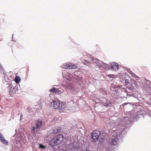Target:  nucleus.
<instances>
[{
  "instance_id": "f257e3e1",
  "label": "nucleus",
  "mask_w": 151,
  "mask_h": 151,
  "mask_svg": "<svg viewBox=\"0 0 151 151\" xmlns=\"http://www.w3.org/2000/svg\"><path fill=\"white\" fill-rule=\"evenodd\" d=\"M135 121V119L133 115H129L125 117L123 120L122 123L124 125L122 128L120 129H116V134L113 135L109 141V143L111 145H117L119 142L118 137H123L126 132L130 127V124Z\"/></svg>"
},
{
  "instance_id": "f03ea898",
  "label": "nucleus",
  "mask_w": 151,
  "mask_h": 151,
  "mask_svg": "<svg viewBox=\"0 0 151 151\" xmlns=\"http://www.w3.org/2000/svg\"><path fill=\"white\" fill-rule=\"evenodd\" d=\"M51 105L55 109L58 110L60 113L64 111L65 109H68L65 102H60L58 99H55L51 102Z\"/></svg>"
},
{
  "instance_id": "7ed1b4c3",
  "label": "nucleus",
  "mask_w": 151,
  "mask_h": 151,
  "mask_svg": "<svg viewBox=\"0 0 151 151\" xmlns=\"http://www.w3.org/2000/svg\"><path fill=\"white\" fill-rule=\"evenodd\" d=\"M65 138L62 134H58L49 141V144L52 146H55L64 142Z\"/></svg>"
},
{
  "instance_id": "20e7f679",
  "label": "nucleus",
  "mask_w": 151,
  "mask_h": 151,
  "mask_svg": "<svg viewBox=\"0 0 151 151\" xmlns=\"http://www.w3.org/2000/svg\"><path fill=\"white\" fill-rule=\"evenodd\" d=\"M66 104L68 107V109H65V111L69 110L72 111H75L78 110L76 103L73 100L69 101L68 103L66 102Z\"/></svg>"
},
{
  "instance_id": "39448f33",
  "label": "nucleus",
  "mask_w": 151,
  "mask_h": 151,
  "mask_svg": "<svg viewBox=\"0 0 151 151\" xmlns=\"http://www.w3.org/2000/svg\"><path fill=\"white\" fill-rule=\"evenodd\" d=\"M101 134L100 131L95 130L92 133L91 136L92 137V141L93 142H96L98 140L99 136Z\"/></svg>"
},
{
  "instance_id": "423d86ee",
  "label": "nucleus",
  "mask_w": 151,
  "mask_h": 151,
  "mask_svg": "<svg viewBox=\"0 0 151 151\" xmlns=\"http://www.w3.org/2000/svg\"><path fill=\"white\" fill-rule=\"evenodd\" d=\"M61 130V128L60 127H56L51 129L49 131L50 134H55L60 132Z\"/></svg>"
},
{
  "instance_id": "0eeeda50",
  "label": "nucleus",
  "mask_w": 151,
  "mask_h": 151,
  "mask_svg": "<svg viewBox=\"0 0 151 151\" xmlns=\"http://www.w3.org/2000/svg\"><path fill=\"white\" fill-rule=\"evenodd\" d=\"M9 93L11 96H13L14 94L17 92L18 91V86H15L13 88L11 87V85H9Z\"/></svg>"
},
{
  "instance_id": "6e6552de",
  "label": "nucleus",
  "mask_w": 151,
  "mask_h": 151,
  "mask_svg": "<svg viewBox=\"0 0 151 151\" xmlns=\"http://www.w3.org/2000/svg\"><path fill=\"white\" fill-rule=\"evenodd\" d=\"M62 67L67 69H75L77 68L76 65L73 64L71 63H65L62 66Z\"/></svg>"
},
{
  "instance_id": "1a4fd4ad",
  "label": "nucleus",
  "mask_w": 151,
  "mask_h": 151,
  "mask_svg": "<svg viewBox=\"0 0 151 151\" xmlns=\"http://www.w3.org/2000/svg\"><path fill=\"white\" fill-rule=\"evenodd\" d=\"M63 84L66 88L70 89L72 87V85L68 81H66L65 80L63 81Z\"/></svg>"
},
{
  "instance_id": "9d476101",
  "label": "nucleus",
  "mask_w": 151,
  "mask_h": 151,
  "mask_svg": "<svg viewBox=\"0 0 151 151\" xmlns=\"http://www.w3.org/2000/svg\"><path fill=\"white\" fill-rule=\"evenodd\" d=\"M111 92L114 95L118 96L119 95V93L117 89V87H114L111 89Z\"/></svg>"
},
{
  "instance_id": "9b49d317",
  "label": "nucleus",
  "mask_w": 151,
  "mask_h": 151,
  "mask_svg": "<svg viewBox=\"0 0 151 151\" xmlns=\"http://www.w3.org/2000/svg\"><path fill=\"white\" fill-rule=\"evenodd\" d=\"M42 120L40 119H38L37 121L36 126L37 128L40 129L42 127Z\"/></svg>"
},
{
  "instance_id": "f8f14e48",
  "label": "nucleus",
  "mask_w": 151,
  "mask_h": 151,
  "mask_svg": "<svg viewBox=\"0 0 151 151\" xmlns=\"http://www.w3.org/2000/svg\"><path fill=\"white\" fill-rule=\"evenodd\" d=\"M50 92H54L56 93H60L62 92V91L60 89L56 88L55 87H52L49 90Z\"/></svg>"
},
{
  "instance_id": "ddd939ff",
  "label": "nucleus",
  "mask_w": 151,
  "mask_h": 151,
  "mask_svg": "<svg viewBox=\"0 0 151 151\" xmlns=\"http://www.w3.org/2000/svg\"><path fill=\"white\" fill-rule=\"evenodd\" d=\"M111 69L115 71L118 69L119 65L117 63H116L114 62L111 64Z\"/></svg>"
},
{
  "instance_id": "4468645a",
  "label": "nucleus",
  "mask_w": 151,
  "mask_h": 151,
  "mask_svg": "<svg viewBox=\"0 0 151 151\" xmlns=\"http://www.w3.org/2000/svg\"><path fill=\"white\" fill-rule=\"evenodd\" d=\"M0 140L1 142L4 144L5 145H7L8 144V141L6 140L4 136L2 135V134L0 132Z\"/></svg>"
},
{
  "instance_id": "2eb2a0df",
  "label": "nucleus",
  "mask_w": 151,
  "mask_h": 151,
  "mask_svg": "<svg viewBox=\"0 0 151 151\" xmlns=\"http://www.w3.org/2000/svg\"><path fill=\"white\" fill-rule=\"evenodd\" d=\"M91 58L92 60L93 61V63H96L98 66H99V65H100V64L101 62V61L96 58H94L93 57H92Z\"/></svg>"
},
{
  "instance_id": "dca6fc26",
  "label": "nucleus",
  "mask_w": 151,
  "mask_h": 151,
  "mask_svg": "<svg viewBox=\"0 0 151 151\" xmlns=\"http://www.w3.org/2000/svg\"><path fill=\"white\" fill-rule=\"evenodd\" d=\"M99 67H102L103 68H109V65L108 64H106L102 61H101V63L100 65L99 66Z\"/></svg>"
},
{
  "instance_id": "f3484780",
  "label": "nucleus",
  "mask_w": 151,
  "mask_h": 151,
  "mask_svg": "<svg viewBox=\"0 0 151 151\" xmlns=\"http://www.w3.org/2000/svg\"><path fill=\"white\" fill-rule=\"evenodd\" d=\"M112 105V103L110 101H107L104 106L106 107H111Z\"/></svg>"
},
{
  "instance_id": "a211bd4d",
  "label": "nucleus",
  "mask_w": 151,
  "mask_h": 151,
  "mask_svg": "<svg viewBox=\"0 0 151 151\" xmlns=\"http://www.w3.org/2000/svg\"><path fill=\"white\" fill-rule=\"evenodd\" d=\"M14 81L16 83H19L20 82L21 78L19 77L16 76L15 78Z\"/></svg>"
},
{
  "instance_id": "6ab92c4d",
  "label": "nucleus",
  "mask_w": 151,
  "mask_h": 151,
  "mask_svg": "<svg viewBox=\"0 0 151 151\" xmlns=\"http://www.w3.org/2000/svg\"><path fill=\"white\" fill-rule=\"evenodd\" d=\"M134 84L135 86L137 88H138L139 87V84H138L136 81H134Z\"/></svg>"
},
{
  "instance_id": "aec40b11",
  "label": "nucleus",
  "mask_w": 151,
  "mask_h": 151,
  "mask_svg": "<svg viewBox=\"0 0 151 151\" xmlns=\"http://www.w3.org/2000/svg\"><path fill=\"white\" fill-rule=\"evenodd\" d=\"M39 148L42 149H45L46 148L42 144H39Z\"/></svg>"
},
{
  "instance_id": "412c9836",
  "label": "nucleus",
  "mask_w": 151,
  "mask_h": 151,
  "mask_svg": "<svg viewBox=\"0 0 151 151\" xmlns=\"http://www.w3.org/2000/svg\"><path fill=\"white\" fill-rule=\"evenodd\" d=\"M146 89L147 91H151V86L150 87H148L147 88H146Z\"/></svg>"
},
{
  "instance_id": "4be33fe9",
  "label": "nucleus",
  "mask_w": 151,
  "mask_h": 151,
  "mask_svg": "<svg viewBox=\"0 0 151 151\" xmlns=\"http://www.w3.org/2000/svg\"><path fill=\"white\" fill-rule=\"evenodd\" d=\"M2 109H2V107L1 106H0V114H2Z\"/></svg>"
},
{
  "instance_id": "5701e85b",
  "label": "nucleus",
  "mask_w": 151,
  "mask_h": 151,
  "mask_svg": "<svg viewBox=\"0 0 151 151\" xmlns=\"http://www.w3.org/2000/svg\"><path fill=\"white\" fill-rule=\"evenodd\" d=\"M121 89L122 90V91H126V88L124 87H121Z\"/></svg>"
},
{
  "instance_id": "b1692460",
  "label": "nucleus",
  "mask_w": 151,
  "mask_h": 151,
  "mask_svg": "<svg viewBox=\"0 0 151 151\" xmlns=\"http://www.w3.org/2000/svg\"><path fill=\"white\" fill-rule=\"evenodd\" d=\"M37 127H33L32 128V131H33L34 132H35V129H37Z\"/></svg>"
},
{
  "instance_id": "393cba45",
  "label": "nucleus",
  "mask_w": 151,
  "mask_h": 151,
  "mask_svg": "<svg viewBox=\"0 0 151 151\" xmlns=\"http://www.w3.org/2000/svg\"><path fill=\"white\" fill-rule=\"evenodd\" d=\"M23 115L22 114H20V120L21 121V119H22L23 118Z\"/></svg>"
},
{
  "instance_id": "a878e982",
  "label": "nucleus",
  "mask_w": 151,
  "mask_h": 151,
  "mask_svg": "<svg viewBox=\"0 0 151 151\" xmlns=\"http://www.w3.org/2000/svg\"><path fill=\"white\" fill-rule=\"evenodd\" d=\"M139 118V115H136L135 116V119H136V121H137V119Z\"/></svg>"
},
{
  "instance_id": "bb28decb",
  "label": "nucleus",
  "mask_w": 151,
  "mask_h": 151,
  "mask_svg": "<svg viewBox=\"0 0 151 151\" xmlns=\"http://www.w3.org/2000/svg\"><path fill=\"white\" fill-rule=\"evenodd\" d=\"M131 73H130L131 74V75H132V76H134L135 75V74L134 73L132 72L131 71H130Z\"/></svg>"
},
{
  "instance_id": "cd10ccee",
  "label": "nucleus",
  "mask_w": 151,
  "mask_h": 151,
  "mask_svg": "<svg viewBox=\"0 0 151 151\" xmlns=\"http://www.w3.org/2000/svg\"><path fill=\"white\" fill-rule=\"evenodd\" d=\"M130 104V103H126L124 104V105H125L127 104Z\"/></svg>"
},
{
  "instance_id": "c85d7f7f",
  "label": "nucleus",
  "mask_w": 151,
  "mask_h": 151,
  "mask_svg": "<svg viewBox=\"0 0 151 151\" xmlns=\"http://www.w3.org/2000/svg\"><path fill=\"white\" fill-rule=\"evenodd\" d=\"M133 88H132V87H131L130 88H129V89H132V90Z\"/></svg>"
},
{
  "instance_id": "c756f323",
  "label": "nucleus",
  "mask_w": 151,
  "mask_h": 151,
  "mask_svg": "<svg viewBox=\"0 0 151 151\" xmlns=\"http://www.w3.org/2000/svg\"><path fill=\"white\" fill-rule=\"evenodd\" d=\"M7 79H9V78H8V77H7Z\"/></svg>"
},
{
  "instance_id": "7c9ffc66",
  "label": "nucleus",
  "mask_w": 151,
  "mask_h": 151,
  "mask_svg": "<svg viewBox=\"0 0 151 151\" xmlns=\"http://www.w3.org/2000/svg\"><path fill=\"white\" fill-rule=\"evenodd\" d=\"M150 83L151 85V83Z\"/></svg>"
}]
</instances>
